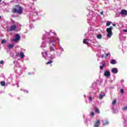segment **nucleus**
I'll return each instance as SVG.
<instances>
[{
    "instance_id": "1",
    "label": "nucleus",
    "mask_w": 127,
    "mask_h": 127,
    "mask_svg": "<svg viewBox=\"0 0 127 127\" xmlns=\"http://www.w3.org/2000/svg\"><path fill=\"white\" fill-rule=\"evenodd\" d=\"M15 7L12 9V12L13 13H18V14H21L22 13V8L21 6H20L19 5H16Z\"/></svg>"
},
{
    "instance_id": "2",
    "label": "nucleus",
    "mask_w": 127,
    "mask_h": 127,
    "mask_svg": "<svg viewBox=\"0 0 127 127\" xmlns=\"http://www.w3.org/2000/svg\"><path fill=\"white\" fill-rule=\"evenodd\" d=\"M113 27H110L109 28H107L106 32H107V37H109V38H111V37H112V36L113 35V32L112 31V30H113Z\"/></svg>"
},
{
    "instance_id": "3",
    "label": "nucleus",
    "mask_w": 127,
    "mask_h": 127,
    "mask_svg": "<svg viewBox=\"0 0 127 127\" xmlns=\"http://www.w3.org/2000/svg\"><path fill=\"white\" fill-rule=\"evenodd\" d=\"M20 40V36L18 34H16L15 37V39H13V41H18Z\"/></svg>"
},
{
    "instance_id": "4",
    "label": "nucleus",
    "mask_w": 127,
    "mask_h": 127,
    "mask_svg": "<svg viewBox=\"0 0 127 127\" xmlns=\"http://www.w3.org/2000/svg\"><path fill=\"white\" fill-rule=\"evenodd\" d=\"M104 76H105V77H110L111 76V72L109 71H105Z\"/></svg>"
},
{
    "instance_id": "5",
    "label": "nucleus",
    "mask_w": 127,
    "mask_h": 127,
    "mask_svg": "<svg viewBox=\"0 0 127 127\" xmlns=\"http://www.w3.org/2000/svg\"><path fill=\"white\" fill-rule=\"evenodd\" d=\"M101 125V121L100 120H97L96 123L94 124V127H99V126Z\"/></svg>"
},
{
    "instance_id": "6",
    "label": "nucleus",
    "mask_w": 127,
    "mask_h": 127,
    "mask_svg": "<svg viewBox=\"0 0 127 127\" xmlns=\"http://www.w3.org/2000/svg\"><path fill=\"white\" fill-rule=\"evenodd\" d=\"M16 29V26L15 25H12L10 27V31H13V30H15Z\"/></svg>"
},
{
    "instance_id": "7",
    "label": "nucleus",
    "mask_w": 127,
    "mask_h": 127,
    "mask_svg": "<svg viewBox=\"0 0 127 127\" xmlns=\"http://www.w3.org/2000/svg\"><path fill=\"white\" fill-rule=\"evenodd\" d=\"M112 73H114V74H117V73L118 72V69H117L116 67H114L112 68Z\"/></svg>"
},
{
    "instance_id": "8",
    "label": "nucleus",
    "mask_w": 127,
    "mask_h": 127,
    "mask_svg": "<svg viewBox=\"0 0 127 127\" xmlns=\"http://www.w3.org/2000/svg\"><path fill=\"white\" fill-rule=\"evenodd\" d=\"M121 14H122L123 15H127V10L123 9L121 10Z\"/></svg>"
},
{
    "instance_id": "9",
    "label": "nucleus",
    "mask_w": 127,
    "mask_h": 127,
    "mask_svg": "<svg viewBox=\"0 0 127 127\" xmlns=\"http://www.w3.org/2000/svg\"><path fill=\"white\" fill-rule=\"evenodd\" d=\"M109 123H110V122H109L108 121H104L103 125L104 126H108V125H109Z\"/></svg>"
},
{
    "instance_id": "10",
    "label": "nucleus",
    "mask_w": 127,
    "mask_h": 127,
    "mask_svg": "<svg viewBox=\"0 0 127 127\" xmlns=\"http://www.w3.org/2000/svg\"><path fill=\"white\" fill-rule=\"evenodd\" d=\"M105 96H106V94L105 93H103V95H100L99 96L100 100H102V99H103V98H104V97H105Z\"/></svg>"
},
{
    "instance_id": "11",
    "label": "nucleus",
    "mask_w": 127,
    "mask_h": 127,
    "mask_svg": "<svg viewBox=\"0 0 127 127\" xmlns=\"http://www.w3.org/2000/svg\"><path fill=\"white\" fill-rule=\"evenodd\" d=\"M20 57H21V58H23L24 57V54L23 53V52H21L20 53Z\"/></svg>"
},
{
    "instance_id": "12",
    "label": "nucleus",
    "mask_w": 127,
    "mask_h": 127,
    "mask_svg": "<svg viewBox=\"0 0 127 127\" xmlns=\"http://www.w3.org/2000/svg\"><path fill=\"white\" fill-rule=\"evenodd\" d=\"M13 47H14V45H11V44H10L8 45V48L9 49H11V48H12Z\"/></svg>"
},
{
    "instance_id": "13",
    "label": "nucleus",
    "mask_w": 127,
    "mask_h": 127,
    "mask_svg": "<svg viewBox=\"0 0 127 127\" xmlns=\"http://www.w3.org/2000/svg\"><path fill=\"white\" fill-rule=\"evenodd\" d=\"M95 113H97V114H100V110L98 109V108L95 107Z\"/></svg>"
},
{
    "instance_id": "14",
    "label": "nucleus",
    "mask_w": 127,
    "mask_h": 127,
    "mask_svg": "<svg viewBox=\"0 0 127 127\" xmlns=\"http://www.w3.org/2000/svg\"><path fill=\"white\" fill-rule=\"evenodd\" d=\"M83 42L84 44H86V45H89V43L87 42V40H86L85 39L83 40Z\"/></svg>"
},
{
    "instance_id": "15",
    "label": "nucleus",
    "mask_w": 127,
    "mask_h": 127,
    "mask_svg": "<svg viewBox=\"0 0 127 127\" xmlns=\"http://www.w3.org/2000/svg\"><path fill=\"white\" fill-rule=\"evenodd\" d=\"M111 64H116V60H112V61H110Z\"/></svg>"
},
{
    "instance_id": "16",
    "label": "nucleus",
    "mask_w": 127,
    "mask_h": 127,
    "mask_svg": "<svg viewBox=\"0 0 127 127\" xmlns=\"http://www.w3.org/2000/svg\"><path fill=\"white\" fill-rule=\"evenodd\" d=\"M102 34H99L97 35V38H98V39H101L102 38Z\"/></svg>"
},
{
    "instance_id": "17",
    "label": "nucleus",
    "mask_w": 127,
    "mask_h": 127,
    "mask_svg": "<svg viewBox=\"0 0 127 127\" xmlns=\"http://www.w3.org/2000/svg\"><path fill=\"white\" fill-rule=\"evenodd\" d=\"M117 104V99H114V100L112 102V105L115 106V105Z\"/></svg>"
},
{
    "instance_id": "18",
    "label": "nucleus",
    "mask_w": 127,
    "mask_h": 127,
    "mask_svg": "<svg viewBox=\"0 0 127 127\" xmlns=\"http://www.w3.org/2000/svg\"><path fill=\"white\" fill-rule=\"evenodd\" d=\"M0 84L4 87V86H5V82L2 81L0 82Z\"/></svg>"
},
{
    "instance_id": "19",
    "label": "nucleus",
    "mask_w": 127,
    "mask_h": 127,
    "mask_svg": "<svg viewBox=\"0 0 127 127\" xmlns=\"http://www.w3.org/2000/svg\"><path fill=\"white\" fill-rule=\"evenodd\" d=\"M51 63H53V61L50 60L49 62L46 63L47 65H49V64H51Z\"/></svg>"
},
{
    "instance_id": "20",
    "label": "nucleus",
    "mask_w": 127,
    "mask_h": 127,
    "mask_svg": "<svg viewBox=\"0 0 127 127\" xmlns=\"http://www.w3.org/2000/svg\"><path fill=\"white\" fill-rule=\"evenodd\" d=\"M55 42V40L52 39L50 40V45H51V43Z\"/></svg>"
},
{
    "instance_id": "21",
    "label": "nucleus",
    "mask_w": 127,
    "mask_h": 127,
    "mask_svg": "<svg viewBox=\"0 0 127 127\" xmlns=\"http://www.w3.org/2000/svg\"><path fill=\"white\" fill-rule=\"evenodd\" d=\"M7 41L5 39H3L1 41V44H4V43H6Z\"/></svg>"
},
{
    "instance_id": "22",
    "label": "nucleus",
    "mask_w": 127,
    "mask_h": 127,
    "mask_svg": "<svg viewBox=\"0 0 127 127\" xmlns=\"http://www.w3.org/2000/svg\"><path fill=\"white\" fill-rule=\"evenodd\" d=\"M120 93L121 94H124L125 93V90H124V89H121L120 90Z\"/></svg>"
},
{
    "instance_id": "23",
    "label": "nucleus",
    "mask_w": 127,
    "mask_h": 127,
    "mask_svg": "<svg viewBox=\"0 0 127 127\" xmlns=\"http://www.w3.org/2000/svg\"><path fill=\"white\" fill-rule=\"evenodd\" d=\"M50 47L51 51H55V49H54V48L51 47V46H50Z\"/></svg>"
},
{
    "instance_id": "24",
    "label": "nucleus",
    "mask_w": 127,
    "mask_h": 127,
    "mask_svg": "<svg viewBox=\"0 0 127 127\" xmlns=\"http://www.w3.org/2000/svg\"><path fill=\"white\" fill-rule=\"evenodd\" d=\"M123 111H127V107H124L122 108Z\"/></svg>"
},
{
    "instance_id": "25",
    "label": "nucleus",
    "mask_w": 127,
    "mask_h": 127,
    "mask_svg": "<svg viewBox=\"0 0 127 127\" xmlns=\"http://www.w3.org/2000/svg\"><path fill=\"white\" fill-rule=\"evenodd\" d=\"M106 25H107V26H110V25H111V22H108L106 23Z\"/></svg>"
},
{
    "instance_id": "26",
    "label": "nucleus",
    "mask_w": 127,
    "mask_h": 127,
    "mask_svg": "<svg viewBox=\"0 0 127 127\" xmlns=\"http://www.w3.org/2000/svg\"><path fill=\"white\" fill-rule=\"evenodd\" d=\"M91 116H92V117H94L95 116V113L93 112H91Z\"/></svg>"
},
{
    "instance_id": "27",
    "label": "nucleus",
    "mask_w": 127,
    "mask_h": 127,
    "mask_svg": "<svg viewBox=\"0 0 127 127\" xmlns=\"http://www.w3.org/2000/svg\"><path fill=\"white\" fill-rule=\"evenodd\" d=\"M100 69H104V66H103V65H100Z\"/></svg>"
},
{
    "instance_id": "28",
    "label": "nucleus",
    "mask_w": 127,
    "mask_h": 127,
    "mask_svg": "<svg viewBox=\"0 0 127 127\" xmlns=\"http://www.w3.org/2000/svg\"><path fill=\"white\" fill-rule=\"evenodd\" d=\"M102 66H103V67H105V66H106V64L105 63H102Z\"/></svg>"
},
{
    "instance_id": "29",
    "label": "nucleus",
    "mask_w": 127,
    "mask_h": 127,
    "mask_svg": "<svg viewBox=\"0 0 127 127\" xmlns=\"http://www.w3.org/2000/svg\"><path fill=\"white\" fill-rule=\"evenodd\" d=\"M100 14L101 15H103V14H104V11H102L101 13H100Z\"/></svg>"
},
{
    "instance_id": "30",
    "label": "nucleus",
    "mask_w": 127,
    "mask_h": 127,
    "mask_svg": "<svg viewBox=\"0 0 127 127\" xmlns=\"http://www.w3.org/2000/svg\"><path fill=\"white\" fill-rule=\"evenodd\" d=\"M0 64H3V61H1L0 62Z\"/></svg>"
},
{
    "instance_id": "31",
    "label": "nucleus",
    "mask_w": 127,
    "mask_h": 127,
    "mask_svg": "<svg viewBox=\"0 0 127 127\" xmlns=\"http://www.w3.org/2000/svg\"><path fill=\"white\" fill-rule=\"evenodd\" d=\"M110 54L108 53L106 54V57H108V56H110Z\"/></svg>"
},
{
    "instance_id": "32",
    "label": "nucleus",
    "mask_w": 127,
    "mask_h": 127,
    "mask_svg": "<svg viewBox=\"0 0 127 127\" xmlns=\"http://www.w3.org/2000/svg\"><path fill=\"white\" fill-rule=\"evenodd\" d=\"M123 32H127V29L124 30Z\"/></svg>"
},
{
    "instance_id": "33",
    "label": "nucleus",
    "mask_w": 127,
    "mask_h": 127,
    "mask_svg": "<svg viewBox=\"0 0 127 127\" xmlns=\"http://www.w3.org/2000/svg\"><path fill=\"white\" fill-rule=\"evenodd\" d=\"M89 101H92V97L91 96H90L89 97Z\"/></svg>"
},
{
    "instance_id": "34",
    "label": "nucleus",
    "mask_w": 127,
    "mask_h": 127,
    "mask_svg": "<svg viewBox=\"0 0 127 127\" xmlns=\"http://www.w3.org/2000/svg\"><path fill=\"white\" fill-rule=\"evenodd\" d=\"M44 53L46 54V55H47V52H45Z\"/></svg>"
},
{
    "instance_id": "35",
    "label": "nucleus",
    "mask_w": 127,
    "mask_h": 127,
    "mask_svg": "<svg viewBox=\"0 0 127 127\" xmlns=\"http://www.w3.org/2000/svg\"><path fill=\"white\" fill-rule=\"evenodd\" d=\"M116 24H113V26H116Z\"/></svg>"
},
{
    "instance_id": "36",
    "label": "nucleus",
    "mask_w": 127,
    "mask_h": 127,
    "mask_svg": "<svg viewBox=\"0 0 127 127\" xmlns=\"http://www.w3.org/2000/svg\"><path fill=\"white\" fill-rule=\"evenodd\" d=\"M53 46H55V45L54 44H52Z\"/></svg>"
},
{
    "instance_id": "37",
    "label": "nucleus",
    "mask_w": 127,
    "mask_h": 127,
    "mask_svg": "<svg viewBox=\"0 0 127 127\" xmlns=\"http://www.w3.org/2000/svg\"><path fill=\"white\" fill-rule=\"evenodd\" d=\"M2 1V0H0V2H1Z\"/></svg>"
},
{
    "instance_id": "38",
    "label": "nucleus",
    "mask_w": 127,
    "mask_h": 127,
    "mask_svg": "<svg viewBox=\"0 0 127 127\" xmlns=\"http://www.w3.org/2000/svg\"><path fill=\"white\" fill-rule=\"evenodd\" d=\"M1 19V16H0V19Z\"/></svg>"
},
{
    "instance_id": "39",
    "label": "nucleus",
    "mask_w": 127,
    "mask_h": 127,
    "mask_svg": "<svg viewBox=\"0 0 127 127\" xmlns=\"http://www.w3.org/2000/svg\"><path fill=\"white\" fill-rule=\"evenodd\" d=\"M10 20H11V21H12V19H11Z\"/></svg>"
}]
</instances>
